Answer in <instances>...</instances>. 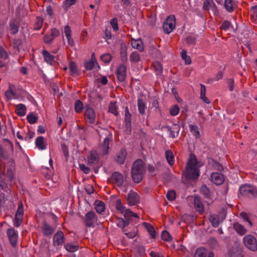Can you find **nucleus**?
I'll use <instances>...</instances> for the list:
<instances>
[{"label":"nucleus","instance_id":"obj_1","mask_svg":"<svg viewBox=\"0 0 257 257\" xmlns=\"http://www.w3.org/2000/svg\"><path fill=\"white\" fill-rule=\"evenodd\" d=\"M145 164L143 160L138 159L133 165L132 168V177L133 180L139 183L143 179L146 172Z\"/></svg>","mask_w":257,"mask_h":257},{"label":"nucleus","instance_id":"obj_2","mask_svg":"<svg viewBox=\"0 0 257 257\" xmlns=\"http://www.w3.org/2000/svg\"><path fill=\"white\" fill-rule=\"evenodd\" d=\"M186 173L187 177L190 179H196L199 176V168L195 157H190L187 164Z\"/></svg>","mask_w":257,"mask_h":257},{"label":"nucleus","instance_id":"obj_3","mask_svg":"<svg viewBox=\"0 0 257 257\" xmlns=\"http://www.w3.org/2000/svg\"><path fill=\"white\" fill-rule=\"evenodd\" d=\"M115 207L119 213L123 215L126 220H133L134 218L135 222L139 221V216L138 214L133 212L130 209H126L121 203L120 199H118L116 200Z\"/></svg>","mask_w":257,"mask_h":257},{"label":"nucleus","instance_id":"obj_4","mask_svg":"<svg viewBox=\"0 0 257 257\" xmlns=\"http://www.w3.org/2000/svg\"><path fill=\"white\" fill-rule=\"evenodd\" d=\"M176 20L174 16H168L163 23V28L164 33L169 34L175 28Z\"/></svg>","mask_w":257,"mask_h":257},{"label":"nucleus","instance_id":"obj_5","mask_svg":"<svg viewBox=\"0 0 257 257\" xmlns=\"http://www.w3.org/2000/svg\"><path fill=\"white\" fill-rule=\"evenodd\" d=\"M244 245L249 250L255 251L257 250L256 239L251 235H245L243 239Z\"/></svg>","mask_w":257,"mask_h":257},{"label":"nucleus","instance_id":"obj_6","mask_svg":"<svg viewBox=\"0 0 257 257\" xmlns=\"http://www.w3.org/2000/svg\"><path fill=\"white\" fill-rule=\"evenodd\" d=\"M97 220V218L94 211H89L85 214L84 223L87 227L93 226Z\"/></svg>","mask_w":257,"mask_h":257},{"label":"nucleus","instance_id":"obj_7","mask_svg":"<svg viewBox=\"0 0 257 257\" xmlns=\"http://www.w3.org/2000/svg\"><path fill=\"white\" fill-rule=\"evenodd\" d=\"M65 236L63 231L59 230L54 234L53 238V244L56 247L62 246L64 243Z\"/></svg>","mask_w":257,"mask_h":257},{"label":"nucleus","instance_id":"obj_8","mask_svg":"<svg viewBox=\"0 0 257 257\" xmlns=\"http://www.w3.org/2000/svg\"><path fill=\"white\" fill-rule=\"evenodd\" d=\"M116 75L119 81L123 82L125 80L126 76V67L124 64H121L117 67Z\"/></svg>","mask_w":257,"mask_h":257},{"label":"nucleus","instance_id":"obj_9","mask_svg":"<svg viewBox=\"0 0 257 257\" xmlns=\"http://www.w3.org/2000/svg\"><path fill=\"white\" fill-rule=\"evenodd\" d=\"M239 191L242 195L250 197L254 196L255 190L251 186L245 184L240 187Z\"/></svg>","mask_w":257,"mask_h":257},{"label":"nucleus","instance_id":"obj_10","mask_svg":"<svg viewBox=\"0 0 257 257\" xmlns=\"http://www.w3.org/2000/svg\"><path fill=\"white\" fill-rule=\"evenodd\" d=\"M112 136L111 134H109L104 140L101 147V153L103 155L107 154L109 148V142L111 141Z\"/></svg>","mask_w":257,"mask_h":257},{"label":"nucleus","instance_id":"obj_11","mask_svg":"<svg viewBox=\"0 0 257 257\" xmlns=\"http://www.w3.org/2000/svg\"><path fill=\"white\" fill-rule=\"evenodd\" d=\"M95 112L93 109L90 107L86 108L85 112V118L87 122L94 123L95 121Z\"/></svg>","mask_w":257,"mask_h":257},{"label":"nucleus","instance_id":"obj_12","mask_svg":"<svg viewBox=\"0 0 257 257\" xmlns=\"http://www.w3.org/2000/svg\"><path fill=\"white\" fill-rule=\"evenodd\" d=\"M88 164L89 165H94L98 163L99 157L96 151H91L87 156Z\"/></svg>","mask_w":257,"mask_h":257},{"label":"nucleus","instance_id":"obj_13","mask_svg":"<svg viewBox=\"0 0 257 257\" xmlns=\"http://www.w3.org/2000/svg\"><path fill=\"white\" fill-rule=\"evenodd\" d=\"M210 178L211 181L216 185H221L224 181V176L218 172L212 173Z\"/></svg>","mask_w":257,"mask_h":257},{"label":"nucleus","instance_id":"obj_14","mask_svg":"<svg viewBox=\"0 0 257 257\" xmlns=\"http://www.w3.org/2000/svg\"><path fill=\"white\" fill-rule=\"evenodd\" d=\"M127 201L130 205H135L139 202V196L136 192L130 191L127 194Z\"/></svg>","mask_w":257,"mask_h":257},{"label":"nucleus","instance_id":"obj_15","mask_svg":"<svg viewBox=\"0 0 257 257\" xmlns=\"http://www.w3.org/2000/svg\"><path fill=\"white\" fill-rule=\"evenodd\" d=\"M42 232L45 236H50L53 233L55 228L49 225L46 221H44L42 225Z\"/></svg>","mask_w":257,"mask_h":257},{"label":"nucleus","instance_id":"obj_16","mask_svg":"<svg viewBox=\"0 0 257 257\" xmlns=\"http://www.w3.org/2000/svg\"><path fill=\"white\" fill-rule=\"evenodd\" d=\"M7 235L12 245L14 246L16 245L18 239V233L14 229H8Z\"/></svg>","mask_w":257,"mask_h":257},{"label":"nucleus","instance_id":"obj_17","mask_svg":"<svg viewBox=\"0 0 257 257\" xmlns=\"http://www.w3.org/2000/svg\"><path fill=\"white\" fill-rule=\"evenodd\" d=\"M112 179L114 183L118 187H121L124 183V178L123 175L117 172H114L112 174Z\"/></svg>","mask_w":257,"mask_h":257},{"label":"nucleus","instance_id":"obj_18","mask_svg":"<svg viewBox=\"0 0 257 257\" xmlns=\"http://www.w3.org/2000/svg\"><path fill=\"white\" fill-rule=\"evenodd\" d=\"M35 145L39 150H44L47 149V141L44 137L39 136L36 139Z\"/></svg>","mask_w":257,"mask_h":257},{"label":"nucleus","instance_id":"obj_19","mask_svg":"<svg viewBox=\"0 0 257 257\" xmlns=\"http://www.w3.org/2000/svg\"><path fill=\"white\" fill-rule=\"evenodd\" d=\"M170 136L172 138L177 137L180 131V127L177 124H173L172 126H167L165 127Z\"/></svg>","mask_w":257,"mask_h":257},{"label":"nucleus","instance_id":"obj_20","mask_svg":"<svg viewBox=\"0 0 257 257\" xmlns=\"http://www.w3.org/2000/svg\"><path fill=\"white\" fill-rule=\"evenodd\" d=\"M64 33L67 39L68 44L71 46H73L74 44V42L73 39L71 38V31L69 26H65Z\"/></svg>","mask_w":257,"mask_h":257},{"label":"nucleus","instance_id":"obj_21","mask_svg":"<svg viewBox=\"0 0 257 257\" xmlns=\"http://www.w3.org/2000/svg\"><path fill=\"white\" fill-rule=\"evenodd\" d=\"M194 202L196 210L200 213H203L204 212V207L200 198L198 196H195Z\"/></svg>","mask_w":257,"mask_h":257},{"label":"nucleus","instance_id":"obj_22","mask_svg":"<svg viewBox=\"0 0 257 257\" xmlns=\"http://www.w3.org/2000/svg\"><path fill=\"white\" fill-rule=\"evenodd\" d=\"M143 225L149 232L151 237L152 238H155L156 236V232L154 227L151 224L146 222L143 223Z\"/></svg>","mask_w":257,"mask_h":257},{"label":"nucleus","instance_id":"obj_23","mask_svg":"<svg viewBox=\"0 0 257 257\" xmlns=\"http://www.w3.org/2000/svg\"><path fill=\"white\" fill-rule=\"evenodd\" d=\"M42 54L44 57L45 61L48 64L52 65L54 62V56L51 54L49 52L45 50L43 51Z\"/></svg>","mask_w":257,"mask_h":257},{"label":"nucleus","instance_id":"obj_24","mask_svg":"<svg viewBox=\"0 0 257 257\" xmlns=\"http://www.w3.org/2000/svg\"><path fill=\"white\" fill-rule=\"evenodd\" d=\"M126 151L124 149H121L116 155V161L120 164L124 163L126 159Z\"/></svg>","mask_w":257,"mask_h":257},{"label":"nucleus","instance_id":"obj_25","mask_svg":"<svg viewBox=\"0 0 257 257\" xmlns=\"http://www.w3.org/2000/svg\"><path fill=\"white\" fill-rule=\"evenodd\" d=\"M15 111L18 115L23 116L27 112L26 106L24 104H19L16 105Z\"/></svg>","mask_w":257,"mask_h":257},{"label":"nucleus","instance_id":"obj_26","mask_svg":"<svg viewBox=\"0 0 257 257\" xmlns=\"http://www.w3.org/2000/svg\"><path fill=\"white\" fill-rule=\"evenodd\" d=\"M206 87L204 85L200 84V98L206 104H209L210 101L205 96Z\"/></svg>","mask_w":257,"mask_h":257},{"label":"nucleus","instance_id":"obj_27","mask_svg":"<svg viewBox=\"0 0 257 257\" xmlns=\"http://www.w3.org/2000/svg\"><path fill=\"white\" fill-rule=\"evenodd\" d=\"M165 157L170 166H172L174 164V156L173 152L171 150H167L165 152Z\"/></svg>","mask_w":257,"mask_h":257},{"label":"nucleus","instance_id":"obj_28","mask_svg":"<svg viewBox=\"0 0 257 257\" xmlns=\"http://www.w3.org/2000/svg\"><path fill=\"white\" fill-rule=\"evenodd\" d=\"M132 47L136 49L142 51L143 50V46L142 42L140 40H133L131 42Z\"/></svg>","mask_w":257,"mask_h":257},{"label":"nucleus","instance_id":"obj_29","mask_svg":"<svg viewBox=\"0 0 257 257\" xmlns=\"http://www.w3.org/2000/svg\"><path fill=\"white\" fill-rule=\"evenodd\" d=\"M234 229L238 233V234L242 235L245 234L246 230L245 228L240 224L235 223L233 225Z\"/></svg>","mask_w":257,"mask_h":257},{"label":"nucleus","instance_id":"obj_30","mask_svg":"<svg viewBox=\"0 0 257 257\" xmlns=\"http://www.w3.org/2000/svg\"><path fill=\"white\" fill-rule=\"evenodd\" d=\"M69 69L71 72V75H78L79 73L78 70L77 66L76 64L73 62H70L69 63Z\"/></svg>","mask_w":257,"mask_h":257},{"label":"nucleus","instance_id":"obj_31","mask_svg":"<svg viewBox=\"0 0 257 257\" xmlns=\"http://www.w3.org/2000/svg\"><path fill=\"white\" fill-rule=\"evenodd\" d=\"M207 251L204 247L198 248L194 253V257H206Z\"/></svg>","mask_w":257,"mask_h":257},{"label":"nucleus","instance_id":"obj_32","mask_svg":"<svg viewBox=\"0 0 257 257\" xmlns=\"http://www.w3.org/2000/svg\"><path fill=\"white\" fill-rule=\"evenodd\" d=\"M189 128L191 133L194 136L196 137V138H199L200 137V132L197 125L194 124H190Z\"/></svg>","mask_w":257,"mask_h":257},{"label":"nucleus","instance_id":"obj_33","mask_svg":"<svg viewBox=\"0 0 257 257\" xmlns=\"http://www.w3.org/2000/svg\"><path fill=\"white\" fill-rule=\"evenodd\" d=\"M95 64L98 65L95 59L92 58L90 61L84 63V67L86 70H90L94 67Z\"/></svg>","mask_w":257,"mask_h":257},{"label":"nucleus","instance_id":"obj_34","mask_svg":"<svg viewBox=\"0 0 257 257\" xmlns=\"http://www.w3.org/2000/svg\"><path fill=\"white\" fill-rule=\"evenodd\" d=\"M138 107L139 112L141 114L145 113L146 104L142 99H139L138 100Z\"/></svg>","mask_w":257,"mask_h":257},{"label":"nucleus","instance_id":"obj_35","mask_svg":"<svg viewBox=\"0 0 257 257\" xmlns=\"http://www.w3.org/2000/svg\"><path fill=\"white\" fill-rule=\"evenodd\" d=\"M95 208L97 213H101L104 211L105 205L104 203L101 201H96Z\"/></svg>","mask_w":257,"mask_h":257},{"label":"nucleus","instance_id":"obj_36","mask_svg":"<svg viewBox=\"0 0 257 257\" xmlns=\"http://www.w3.org/2000/svg\"><path fill=\"white\" fill-rule=\"evenodd\" d=\"M108 111L109 112L113 114L114 115H117L118 111L116 106V102L115 101L110 102L109 105Z\"/></svg>","mask_w":257,"mask_h":257},{"label":"nucleus","instance_id":"obj_37","mask_svg":"<svg viewBox=\"0 0 257 257\" xmlns=\"http://www.w3.org/2000/svg\"><path fill=\"white\" fill-rule=\"evenodd\" d=\"M65 248L67 251L72 252L77 250L79 249V246L76 244L68 243L65 245Z\"/></svg>","mask_w":257,"mask_h":257},{"label":"nucleus","instance_id":"obj_38","mask_svg":"<svg viewBox=\"0 0 257 257\" xmlns=\"http://www.w3.org/2000/svg\"><path fill=\"white\" fill-rule=\"evenodd\" d=\"M209 219L213 227H217L218 226L219 223V218L217 216L211 215L209 216Z\"/></svg>","mask_w":257,"mask_h":257},{"label":"nucleus","instance_id":"obj_39","mask_svg":"<svg viewBox=\"0 0 257 257\" xmlns=\"http://www.w3.org/2000/svg\"><path fill=\"white\" fill-rule=\"evenodd\" d=\"M224 7L228 12H232L233 11V0H225Z\"/></svg>","mask_w":257,"mask_h":257},{"label":"nucleus","instance_id":"obj_40","mask_svg":"<svg viewBox=\"0 0 257 257\" xmlns=\"http://www.w3.org/2000/svg\"><path fill=\"white\" fill-rule=\"evenodd\" d=\"M153 66L156 75L161 74L162 72V66L159 62H155L153 63Z\"/></svg>","mask_w":257,"mask_h":257},{"label":"nucleus","instance_id":"obj_41","mask_svg":"<svg viewBox=\"0 0 257 257\" xmlns=\"http://www.w3.org/2000/svg\"><path fill=\"white\" fill-rule=\"evenodd\" d=\"M43 24V19L41 17H37L34 26V29L35 30H40L42 28Z\"/></svg>","mask_w":257,"mask_h":257},{"label":"nucleus","instance_id":"obj_42","mask_svg":"<svg viewBox=\"0 0 257 257\" xmlns=\"http://www.w3.org/2000/svg\"><path fill=\"white\" fill-rule=\"evenodd\" d=\"M181 55L182 58L185 61L186 64L189 65L191 63V58L187 55V52L186 50H182Z\"/></svg>","mask_w":257,"mask_h":257},{"label":"nucleus","instance_id":"obj_43","mask_svg":"<svg viewBox=\"0 0 257 257\" xmlns=\"http://www.w3.org/2000/svg\"><path fill=\"white\" fill-rule=\"evenodd\" d=\"M5 95L9 99L14 98L16 97V92L13 90L11 86H9V89L6 91Z\"/></svg>","mask_w":257,"mask_h":257},{"label":"nucleus","instance_id":"obj_44","mask_svg":"<svg viewBox=\"0 0 257 257\" xmlns=\"http://www.w3.org/2000/svg\"><path fill=\"white\" fill-rule=\"evenodd\" d=\"M180 111L179 107L178 105L175 104L172 106H171L170 108V113L172 116H176L177 115Z\"/></svg>","mask_w":257,"mask_h":257},{"label":"nucleus","instance_id":"obj_45","mask_svg":"<svg viewBox=\"0 0 257 257\" xmlns=\"http://www.w3.org/2000/svg\"><path fill=\"white\" fill-rule=\"evenodd\" d=\"M128 220L130 221V220H124L122 218H119L117 219L116 222L117 225L119 227L123 228L124 227H125L128 224V222L127 221ZM132 220L135 221V219L134 218L133 220Z\"/></svg>","mask_w":257,"mask_h":257},{"label":"nucleus","instance_id":"obj_46","mask_svg":"<svg viewBox=\"0 0 257 257\" xmlns=\"http://www.w3.org/2000/svg\"><path fill=\"white\" fill-rule=\"evenodd\" d=\"M27 119L30 124H34L37 122L38 117L34 114L31 113L28 114Z\"/></svg>","mask_w":257,"mask_h":257},{"label":"nucleus","instance_id":"obj_47","mask_svg":"<svg viewBox=\"0 0 257 257\" xmlns=\"http://www.w3.org/2000/svg\"><path fill=\"white\" fill-rule=\"evenodd\" d=\"M140 55L136 52H133L130 56V59L132 63H137L140 60Z\"/></svg>","mask_w":257,"mask_h":257},{"label":"nucleus","instance_id":"obj_48","mask_svg":"<svg viewBox=\"0 0 257 257\" xmlns=\"http://www.w3.org/2000/svg\"><path fill=\"white\" fill-rule=\"evenodd\" d=\"M161 237L163 240L166 241H170L172 240V237L170 233L166 230H164L162 232Z\"/></svg>","mask_w":257,"mask_h":257},{"label":"nucleus","instance_id":"obj_49","mask_svg":"<svg viewBox=\"0 0 257 257\" xmlns=\"http://www.w3.org/2000/svg\"><path fill=\"white\" fill-rule=\"evenodd\" d=\"M112 59V56L110 54L106 53L101 55V60L106 63H108L110 62Z\"/></svg>","mask_w":257,"mask_h":257},{"label":"nucleus","instance_id":"obj_50","mask_svg":"<svg viewBox=\"0 0 257 257\" xmlns=\"http://www.w3.org/2000/svg\"><path fill=\"white\" fill-rule=\"evenodd\" d=\"M24 215V206L22 202H20L19 204L18 208L16 212V216L23 217Z\"/></svg>","mask_w":257,"mask_h":257},{"label":"nucleus","instance_id":"obj_51","mask_svg":"<svg viewBox=\"0 0 257 257\" xmlns=\"http://www.w3.org/2000/svg\"><path fill=\"white\" fill-rule=\"evenodd\" d=\"M121 60L123 62H125L127 60V52L125 48H122L120 52Z\"/></svg>","mask_w":257,"mask_h":257},{"label":"nucleus","instance_id":"obj_52","mask_svg":"<svg viewBox=\"0 0 257 257\" xmlns=\"http://www.w3.org/2000/svg\"><path fill=\"white\" fill-rule=\"evenodd\" d=\"M83 109V104L82 102L79 100H77L76 101L75 103V110L76 112H79Z\"/></svg>","mask_w":257,"mask_h":257},{"label":"nucleus","instance_id":"obj_53","mask_svg":"<svg viewBox=\"0 0 257 257\" xmlns=\"http://www.w3.org/2000/svg\"><path fill=\"white\" fill-rule=\"evenodd\" d=\"M167 198L170 201H173L176 198V192L174 190H170L168 192L166 195Z\"/></svg>","mask_w":257,"mask_h":257},{"label":"nucleus","instance_id":"obj_54","mask_svg":"<svg viewBox=\"0 0 257 257\" xmlns=\"http://www.w3.org/2000/svg\"><path fill=\"white\" fill-rule=\"evenodd\" d=\"M132 114L130 113L127 107L125 109V120L126 124H130L131 122Z\"/></svg>","mask_w":257,"mask_h":257},{"label":"nucleus","instance_id":"obj_55","mask_svg":"<svg viewBox=\"0 0 257 257\" xmlns=\"http://www.w3.org/2000/svg\"><path fill=\"white\" fill-rule=\"evenodd\" d=\"M201 193L204 195L205 197H208L209 195V190L206 185H203L200 188Z\"/></svg>","mask_w":257,"mask_h":257},{"label":"nucleus","instance_id":"obj_56","mask_svg":"<svg viewBox=\"0 0 257 257\" xmlns=\"http://www.w3.org/2000/svg\"><path fill=\"white\" fill-rule=\"evenodd\" d=\"M110 23L112 28L115 31L118 30V22L116 18H114L112 19Z\"/></svg>","mask_w":257,"mask_h":257},{"label":"nucleus","instance_id":"obj_57","mask_svg":"<svg viewBox=\"0 0 257 257\" xmlns=\"http://www.w3.org/2000/svg\"><path fill=\"white\" fill-rule=\"evenodd\" d=\"M138 229L137 228L134 227L133 231L125 233V234L130 238H133L137 235Z\"/></svg>","mask_w":257,"mask_h":257},{"label":"nucleus","instance_id":"obj_58","mask_svg":"<svg viewBox=\"0 0 257 257\" xmlns=\"http://www.w3.org/2000/svg\"><path fill=\"white\" fill-rule=\"evenodd\" d=\"M240 216L244 220L247 221L248 223L250 226H252V223L250 221V220H249L248 216L246 213L244 212H241L240 214Z\"/></svg>","mask_w":257,"mask_h":257},{"label":"nucleus","instance_id":"obj_59","mask_svg":"<svg viewBox=\"0 0 257 257\" xmlns=\"http://www.w3.org/2000/svg\"><path fill=\"white\" fill-rule=\"evenodd\" d=\"M10 31L13 34H16L19 31V26L15 23H11L10 24Z\"/></svg>","mask_w":257,"mask_h":257},{"label":"nucleus","instance_id":"obj_60","mask_svg":"<svg viewBox=\"0 0 257 257\" xmlns=\"http://www.w3.org/2000/svg\"><path fill=\"white\" fill-rule=\"evenodd\" d=\"M23 221V217L18 216L15 215V220H14V225L16 227H19L20 226Z\"/></svg>","mask_w":257,"mask_h":257},{"label":"nucleus","instance_id":"obj_61","mask_svg":"<svg viewBox=\"0 0 257 257\" xmlns=\"http://www.w3.org/2000/svg\"><path fill=\"white\" fill-rule=\"evenodd\" d=\"M79 167L80 169L82 171H83L85 174H87L89 173V172L90 171V169H89V168H88V167L85 166L84 164H79Z\"/></svg>","mask_w":257,"mask_h":257},{"label":"nucleus","instance_id":"obj_62","mask_svg":"<svg viewBox=\"0 0 257 257\" xmlns=\"http://www.w3.org/2000/svg\"><path fill=\"white\" fill-rule=\"evenodd\" d=\"M8 58V55L5 50L0 46V58L7 59Z\"/></svg>","mask_w":257,"mask_h":257},{"label":"nucleus","instance_id":"obj_63","mask_svg":"<svg viewBox=\"0 0 257 257\" xmlns=\"http://www.w3.org/2000/svg\"><path fill=\"white\" fill-rule=\"evenodd\" d=\"M55 38H54L50 34H46L44 37V41L45 43H50Z\"/></svg>","mask_w":257,"mask_h":257},{"label":"nucleus","instance_id":"obj_64","mask_svg":"<svg viewBox=\"0 0 257 257\" xmlns=\"http://www.w3.org/2000/svg\"><path fill=\"white\" fill-rule=\"evenodd\" d=\"M251 10L252 12V17L257 20V5L252 7Z\"/></svg>","mask_w":257,"mask_h":257}]
</instances>
